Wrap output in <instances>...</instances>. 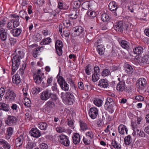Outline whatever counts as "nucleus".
I'll return each mask as SVG.
<instances>
[{
    "instance_id": "8",
    "label": "nucleus",
    "mask_w": 149,
    "mask_h": 149,
    "mask_svg": "<svg viewBox=\"0 0 149 149\" xmlns=\"http://www.w3.org/2000/svg\"><path fill=\"white\" fill-rule=\"evenodd\" d=\"M137 83L139 86V88L142 90L146 86L147 81L145 78H141L137 81Z\"/></svg>"
},
{
    "instance_id": "7",
    "label": "nucleus",
    "mask_w": 149,
    "mask_h": 149,
    "mask_svg": "<svg viewBox=\"0 0 149 149\" xmlns=\"http://www.w3.org/2000/svg\"><path fill=\"white\" fill-rule=\"evenodd\" d=\"M58 83L61 89L65 91H68L69 89L68 85L65 81L64 79L62 77L61 78H59L58 79Z\"/></svg>"
},
{
    "instance_id": "2",
    "label": "nucleus",
    "mask_w": 149,
    "mask_h": 149,
    "mask_svg": "<svg viewBox=\"0 0 149 149\" xmlns=\"http://www.w3.org/2000/svg\"><path fill=\"white\" fill-rule=\"evenodd\" d=\"M40 97L42 100L44 101L47 100L50 98L53 100H55L56 98V94L52 93L51 91L48 89L44 91L41 93Z\"/></svg>"
},
{
    "instance_id": "4",
    "label": "nucleus",
    "mask_w": 149,
    "mask_h": 149,
    "mask_svg": "<svg viewBox=\"0 0 149 149\" xmlns=\"http://www.w3.org/2000/svg\"><path fill=\"white\" fill-rule=\"evenodd\" d=\"M58 141L66 147L70 145V141L68 137L65 135L61 134L58 136Z\"/></svg>"
},
{
    "instance_id": "41",
    "label": "nucleus",
    "mask_w": 149,
    "mask_h": 149,
    "mask_svg": "<svg viewBox=\"0 0 149 149\" xmlns=\"http://www.w3.org/2000/svg\"><path fill=\"white\" fill-rule=\"evenodd\" d=\"M117 49L116 46H113L112 47V50L110 54L113 57H115L117 56Z\"/></svg>"
},
{
    "instance_id": "51",
    "label": "nucleus",
    "mask_w": 149,
    "mask_h": 149,
    "mask_svg": "<svg viewBox=\"0 0 149 149\" xmlns=\"http://www.w3.org/2000/svg\"><path fill=\"white\" fill-rule=\"evenodd\" d=\"M111 74V73L108 69H105L102 72V74L103 76L105 77Z\"/></svg>"
},
{
    "instance_id": "13",
    "label": "nucleus",
    "mask_w": 149,
    "mask_h": 149,
    "mask_svg": "<svg viewBox=\"0 0 149 149\" xmlns=\"http://www.w3.org/2000/svg\"><path fill=\"white\" fill-rule=\"evenodd\" d=\"M119 132L122 135L125 134V132L127 134L128 129L126 126L123 125H120L118 127Z\"/></svg>"
},
{
    "instance_id": "24",
    "label": "nucleus",
    "mask_w": 149,
    "mask_h": 149,
    "mask_svg": "<svg viewBox=\"0 0 149 149\" xmlns=\"http://www.w3.org/2000/svg\"><path fill=\"white\" fill-rule=\"evenodd\" d=\"M41 49H43V47H38L37 48H35L32 54L33 56L36 58H37L39 55V52H41Z\"/></svg>"
},
{
    "instance_id": "15",
    "label": "nucleus",
    "mask_w": 149,
    "mask_h": 149,
    "mask_svg": "<svg viewBox=\"0 0 149 149\" xmlns=\"http://www.w3.org/2000/svg\"><path fill=\"white\" fill-rule=\"evenodd\" d=\"M72 139L73 142L74 144L76 145L79 143L80 136L78 133H74L72 137Z\"/></svg>"
},
{
    "instance_id": "33",
    "label": "nucleus",
    "mask_w": 149,
    "mask_h": 149,
    "mask_svg": "<svg viewBox=\"0 0 149 149\" xmlns=\"http://www.w3.org/2000/svg\"><path fill=\"white\" fill-rule=\"evenodd\" d=\"M125 70L127 73L131 74L134 72V70L132 66H125Z\"/></svg>"
},
{
    "instance_id": "45",
    "label": "nucleus",
    "mask_w": 149,
    "mask_h": 149,
    "mask_svg": "<svg viewBox=\"0 0 149 149\" xmlns=\"http://www.w3.org/2000/svg\"><path fill=\"white\" fill-rule=\"evenodd\" d=\"M99 74L94 73L92 76V79L93 81L96 82L99 79Z\"/></svg>"
},
{
    "instance_id": "6",
    "label": "nucleus",
    "mask_w": 149,
    "mask_h": 149,
    "mask_svg": "<svg viewBox=\"0 0 149 149\" xmlns=\"http://www.w3.org/2000/svg\"><path fill=\"white\" fill-rule=\"evenodd\" d=\"M17 118L15 116H9L5 121V123L10 126H13L15 125L17 121Z\"/></svg>"
},
{
    "instance_id": "42",
    "label": "nucleus",
    "mask_w": 149,
    "mask_h": 149,
    "mask_svg": "<svg viewBox=\"0 0 149 149\" xmlns=\"http://www.w3.org/2000/svg\"><path fill=\"white\" fill-rule=\"evenodd\" d=\"M136 132L138 136L139 137H143L145 136L146 134L143 131H142L138 129H136Z\"/></svg>"
},
{
    "instance_id": "11",
    "label": "nucleus",
    "mask_w": 149,
    "mask_h": 149,
    "mask_svg": "<svg viewBox=\"0 0 149 149\" xmlns=\"http://www.w3.org/2000/svg\"><path fill=\"white\" fill-rule=\"evenodd\" d=\"M29 133L31 136L36 138L39 137L41 135L40 132L37 128H32L30 131Z\"/></svg>"
},
{
    "instance_id": "17",
    "label": "nucleus",
    "mask_w": 149,
    "mask_h": 149,
    "mask_svg": "<svg viewBox=\"0 0 149 149\" xmlns=\"http://www.w3.org/2000/svg\"><path fill=\"white\" fill-rule=\"evenodd\" d=\"M22 32V30L20 28H16L12 29L10 32L13 36L15 37H18L20 35Z\"/></svg>"
},
{
    "instance_id": "28",
    "label": "nucleus",
    "mask_w": 149,
    "mask_h": 149,
    "mask_svg": "<svg viewBox=\"0 0 149 149\" xmlns=\"http://www.w3.org/2000/svg\"><path fill=\"white\" fill-rule=\"evenodd\" d=\"M21 58L18 57L17 56H14L12 59V65L15 64V65H19L20 64V59Z\"/></svg>"
},
{
    "instance_id": "21",
    "label": "nucleus",
    "mask_w": 149,
    "mask_h": 149,
    "mask_svg": "<svg viewBox=\"0 0 149 149\" xmlns=\"http://www.w3.org/2000/svg\"><path fill=\"white\" fill-rule=\"evenodd\" d=\"M109 8L111 11L116 10L118 8L117 3L114 1L111 2L109 3Z\"/></svg>"
},
{
    "instance_id": "59",
    "label": "nucleus",
    "mask_w": 149,
    "mask_h": 149,
    "mask_svg": "<svg viewBox=\"0 0 149 149\" xmlns=\"http://www.w3.org/2000/svg\"><path fill=\"white\" fill-rule=\"evenodd\" d=\"M85 68L86 74L88 75L90 74H91V72L92 70L91 66H86Z\"/></svg>"
},
{
    "instance_id": "40",
    "label": "nucleus",
    "mask_w": 149,
    "mask_h": 149,
    "mask_svg": "<svg viewBox=\"0 0 149 149\" xmlns=\"http://www.w3.org/2000/svg\"><path fill=\"white\" fill-rule=\"evenodd\" d=\"M111 145L113 147L116 149H121V145L120 144H118L117 142L114 140L111 142Z\"/></svg>"
},
{
    "instance_id": "50",
    "label": "nucleus",
    "mask_w": 149,
    "mask_h": 149,
    "mask_svg": "<svg viewBox=\"0 0 149 149\" xmlns=\"http://www.w3.org/2000/svg\"><path fill=\"white\" fill-rule=\"evenodd\" d=\"M63 24L64 26H65L64 28H67L70 26L71 25L70 21L69 20H65L63 21Z\"/></svg>"
},
{
    "instance_id": "29",
    "label": "nucleus",
    "mask_w": 149,
    "mask_h": 149,
    "mask_svg": "<svg viewBox=\"0 0 149 149\" xmlns=\"http://www.w3.org/2000/svg\"><path fill=\"white\" fill-rule=\"evenodd\" d=\"M47 125L45 122H40L38 125V127L40 130H46L47 127Z\"/></svg>"
},
{
    "instance_id": "64",
    "label": "nucleus",
    "mask_w": 149,
    "mask_h": 149,
    "mask_svg": "<svg viewBox=\"0 0 149 149\" xmlns=\"http://www.w3.org/2000/svg\"><path fill=\"white\" fill-rule=\"evenodd\" d=\"M40 147L41 149H47L48 146L47 144L43 143L40 144Z\"/></svg>"
},
{
    "instance_id": "25",
    "label": "nucleus",
    "mask_w": 149,
    "mask_h": 149,
    "mask_svg": "<svg viewBox=\"0 0 149 149\" xmlns=\"http://www.w3.org/2000/svg\"><path fill=\"white\" fill-rule=\"evenodd\" d=\"M10 108L8 104L2 102H0V110L6 112L9 111Z\"/></svg>"
},
{
    "instance_id": "10",
    "label": "nucleus",
    "mask_w": 149,
    "mask_h": 149,
    "mask_svg": "<svg viewBox=\"0 0 149 149\" xmlns=\"http://www.w3.org/2000/svg\"><path fill=\"white\" fill-rule=\"evenodd\" d=\"M124 25V24L123 21H120L116 23L115 25L114 26V28L117 32H123Z\"/></svg>"
},
{
    "instance_id": "5",
    "label": "nucleus",
    "mask_w": 149,
    "mask_h": 149,
    "mask_svg": "<svg viewBox=\"0 0 149 149\" xmlns=\"http://www.w3.org/2000/svg\"><path fill=\"white\" fill-rule=\"evenodd\" d=\"M114 104L113 99L110 97H108L106 100V102L104 105L105 109H111L112 111L113 112L114 109L113 107Z\"/></svg>"
},
{
    "instance_id": "35",
    "label": "nucleus",
    "mask_w": 149,
    "mask_h": 149,
    "mask_svg": "<svg viewBox=\"0 0 149 149\" xmlns=\"http://www.w3.org/2000/svg\"><path fill=\"white\" fill-rule=\"evenodd\" d=\"M92 137L87 136H85L83 137V141L86 145H89L90 144L91 141V140Z\"/></svg>"
},
{
    "instance_id": "19",
    "label": "nucleus",
    "mask_w": 149,
    "mask_h": 149,
    "mask_svg": "<svg viewBox=\"0 0 149 149\" xmlns=\"http://www.w3.org/2000/svg\"><path fill=\"white\" fill-rule=\"evenodd\" d=\"M125 83L123 81H120L117 85L116 89L122 92L125 89Z\"/></svg>"
},
{
    "instance_id": "58",
    "label": "nucleus",
    "mask_w": 149,
    "mask_h": 149,
    "mask_svg": "<svg viewBox=\"0 0 149 149\" xmlns=\"http://www.w3.org/2000/svg\"><path fill=\"white\" fill-rule=\"evenodd\" d=\"M27 14L26 12L24 10H21L19 13V15L21 18L24 19V17L27 15Z\"/></svg>"
},
{
    "instance_id": "60",
    "label": "nucleus",
    "mask_w": 149,
    "mask_h": 149,
    "mask_svg": "<svg viewBox=\"0 0 149 149\" xmlns=\"http://www.w3.org/2000/svg\"><path fill=\"white\" fill-rule=\"evenodd\" d=\"M5 91L3 88L1 87L0 88V101L2 100V98L3 97Z\"/></svg>"
},
{
    "instance_id": "39",
    "label": "nucleus",
    "mask_w": 149,
    "mask_h": 149,
    "mask_svg": "<svg viewBox=\"0 0 149 149\" xmlns=\"http://www.w3.org/2000/svg\"><path fill=\"white\" fill-rule=\"evenodd\" d=\"M36 146L35 142H28L26 145V149H33Z\"/></svg>"
},
{
    "instance_id": "26",
    "label": "nucleus",
    "mask_w": 149,
    "mask_h": 149,
    "mask_svg": "<svg viewBox=\"0 0 149 149\" xmlns=\"http://www.w3.org/2000/svg\"><path fill=\"white\" fill-rule=\"evenodd\" d=\"M98 85L101 88H107L109 86V84L106 80L102 79L100 80Z\"/></svg>"
},
{
    "instance_id": "30",
    "label": "nucleus",
    "mask_w": 149,
    "mask_h": 149,
    "mask_svg": "<svg viewBox=\"0 0 149 149\" xmlns=\"http://www.w3.org/2000/svg\"><path fill=\"white\" fill-rule=\"evenodd\" d=\"M143 64H149V55L146 54L142 58L141 61Z\"/></svg>"
},
{
    "instance_id": "9",
    "label": "nucleus",
    "mask_w": 149,
    "mask_h": 149,
    "mask_svg": "<svg viewBox=\"0 0 149 149\" xmlns=\"http://www.w3.org/2000/svg\"><path fill=\"white\" fill-rule=\"evenodd\" d=\"M98 114V111L97 109L95 107H92L90 109L89 115L91 118L92 119L96 118Z\"/></svg>"
},
{
    "instance_id": "27",
    "label": "nucleus",
    "mask_w": 149,
    "mask_h": 149,
    "mask_svg": "<svg viewBox=\"0 0 149 149\" xmlns=\"http://www.w3.org/2000/svg\"><path fill=\"white\" fill-rule=\"evenodd\" d=\"M35 82L37 84H39L41 82L42 80V77L39 75L34 74L33 76Z\"/></svg>"
},
{
    "instance_id": "46",
    "label": "nucleus",
    "mask_w": 149,
    "mask_h": 149,
    "mask_svg": "<svg viewBox=\"0 0 149 149\" xmlns=\"http://www.w3.org/2000/svg\"><path fill=\"white\" fill-rule=\"evenodd\" d=\"M74 8H78L80 7L81 4V2L80 0L74 1Z\"/></svg>"
},
{
    "instance_id": "16",
    "label": "nucleus",
    "mask_w": 149,
    "mask_h": 149,
    "mask_svg": "<svg viewBox=\"0 0 149 149\" xmlns=\"http://www.w3.org/2000/svg\"><path fill=\"white\" fill-rule=\"evenodd\" d=\"M45 106V109L48 111L55 107V104L52 101L49 100L46 103Z\"/></svg>"
},
{
    "instance_id": "22",
    "label": "nucleus",
    "mask_w": 149,
    "mask_h": 149,
    "mask_svg": "<svg viewBox=\"0 0 149 149\" xmlns=\"http://www.w3.org/2000/svg\"><path fill=\"white\" fill-rule=\"evenodd\" d=\"M96 46L98 54L100 55H103L104 53L105 49L104 46L102 44H100Z\"/></svg>"
},
{
    "instance_id": "63",
    "label": "nucleus",
    "mask_w": 149,
    "mask_h": 149,
    "mask_svg": "<svg viewBox=\"0 0 149 149\" xmlns=\"http://www.w3.org/2000/svg\"><path fill=\"white\" fill-rule=\"evenodd\" d=\"M70 15L71 16L70 18L73 19H76L77 17V13L75 11H73V13Z\"/></svg>"
},
{
    "instance_id": "52",
    "label": "nucleus",
    "mask_w": 149,
    "mask_h": 149,
    "mask_svg": "<svg viewBox=\"0 0 149 149\" xmlns=\"http://www.w3.org/2000/svg\"><path fill=\"white\" fill-rule=\"evenodd\" d=\"M87 14L89 17H93L96 16L95 13V12L91 10H88L87 13Z\"/></svg>"
},
{
    "instance_id": "57",
    "label": "nucleus",
    "mask_w": 149,
    "mask_h": 149,
    "mask_svg": "<svg viewBox=\"0 0 149 149\" xmlns=\"http://www.w3.org/2000/svg\"><path fill=\"white\" fill-rule=\"evenodd\" d=\"M2 146L4 149H10L11 147L10 145L6 141H5Z\"/></svg>"
},
{
    "instance_id": "54",
    "label": "nucleus",
    "mask_w": 149,
    "mask_h": 149,
    "mask_svg": "<svg viewBox=\"0 0 149 149\" xmlns=\"http://www.w3.org/2000/svg\"><path fill=\"white\" fill-rule=\"evenodd\" d=\"M13 22L12 21L11 19L10 20L7 24V28L9 29H13L14 28L13 26V24L12 25Z\"/></svg>"
},
{
    "instance_id": "14",
    "label": "nucleus",
    "mask_w": 149,
    "mask_h": 149,
    "mask_svg": "<svg viewBox=\"0 0 149 149\" xmlns=\"http://www.w3.org/2000/svg\"><path fill=\"white\" fill-rule=\"evenodd\" d=\"M143 47L141 46L135 47L133 49L134 53L140 56H141V54L143 53Z\"/></svg>"
},
{
    "instance_id": "36",
    "label": "nucleus",
    "mask_w": 149,
    "mask_h": 149,
    "mask_svg": "<svg viewBox=\"0 0 149 149\" xmlns=\"http://www.w3.org/2000/svg\"><path fill=\"white\" fill-rule=\"evenodd\" d=\"M123 30L124 33L127 34H129L130 32L132 31V29L130 26H129L127 24H124L123 27Z\"/></svg>"
},
{
    "instance_id": "44",
    "label": "nucleus",
    "mask_w": 149,
    "mask_h": 149,
    "mask_svg": "<svg viewBox=\"0 0 149 149\" xmlns=\"http://www.w3.org/2000/svg\"><path fill=\"white\" fill-rule=\"evenodd\" d=\"M63 35H64L65 37H68L70 34V31L67 28H63Z\"/></svg>"
},
{
    "instance_id": "3",
    "label": "nucleus",
    "mask_w": 149,
    "mask_h": 149,
    "mask_svg": "<svg viewBox=\"0 0 149 149\" xmlns=\"http://www.w3.org/2000/svg\"><path fill=\"white\" fill-rule=\"evenodd\" d=\"M5 95L4 98L5 99V101L7 100L8 101L12 102L14 101L15 99L16 95L13 90L7 89L6 90Z\"/></svg>"
},
{
    "instance_id": "49",
    "label": "nucleus",
    "mask_w": 149,
    "mask_h": 149,
    "mask_svg": "<svg viewBox=\"0 0 149 149\" xmlns=\"http://www.w3.org/2000/svg\"><path fill=\"white\" fill-rule=\"evenodd\" d=\"M10 16L13 19H11L12 21H19V16L16 14H12Z\"/></svg>"
},
{
    "instance_id": "12",
    "label": "nucleus",
    "mask_w": 149,
    "mask_h": 149,
    "mask_svg": "<svg viewBox=\"0 0 149 149\" xmlns=\"http://www.w3.org/2000/svg\"><path fill=\"white\" fill-rule=\"evenodd\" d=\"M72 30L75 33H74L75 36H78L81 34L83 33L84 31V28L80 26H76L73 28Z\"/></svg>"
},
{
    "instance_id": "48",
    "label": "nucleus",
    "mask_w": 149,
    "mask_h": 149,
    "mask_svg": "<svg viewBox=\"0 0 149 149\" xmlns=\"http://www.w3.org/2000/svg\"><path fill=\"white\" fill-rule=\"evenodd\" d=\"M102 101L100 99H97L94 101V103L98 107H100L102 103Z\"/></svg>"
},
{
    "instance_id": "47",
    "label": "nucleus",
    "mask_w": 149,
    "mask_h": 149,
    "mask_svg": "<svg viewBox=\"0 0 149 149\" xmlns=\"http://www.w3.org/2000/svg\"><path fill=\"white\" fill-rule=\"evenodd\" d=\"M81 6L83 9L86 10L87 8L88 9L89 7H90V4L88 2H84L82 4Z\"/></svg>"
},
{
    "instance_id": "31",
    "label": "nucleus",
    "mask_w": 149,
    "mask_h": 149,
    "mask_svg": "<svg viewBox=\"0 0 149 149\" xmlns=\"http://www.w3.org/2000/svg\"><path fill=\"white\" fill-rule=\"evenodd\" d=\"M124 141L125 145H130L132 142V137L130 135H128L125 137Z\"/></svg>"
},
{
    "instance_id": "38",
    "label": "nucleus",
    "mask_w": 149,
    "mask_h": 149,
    "mask_svg": "<svg viewBox=\"0 0 149 149\" xmlns=\"http://www.w3.org/2000/svg\"><path fill=\"white\" fill-rule=\"evenodd\" d=\"M16 55L15 56H17L18 57L23 58L24 56V54L22 50H20L19 49L16 50L15 51Z\"/></svg>"
},
{
    "instance_id": "53",
    "label": "nucleus",
    "mask_w": 149,
    "mask_h": 149,
    "mask_svg": "<svg viewBox=\"0 0 149 149\" xmlns=\"http://www.w3.org/2000/svg\"><path fill=\"white\" fill-rule=\"evenodd\" d=\"M24 105L27 107H29L31 106V102L27 98H25L24 99Z\"/></svg>"
},
{
    "instance_id": "62",
    "label": "nucleus",
    "mask_w": 149,
    "mask_h": 149,
    "mask_svg": "<svg viewBox=\"0 0 149 149\" xmlns=\"http://www.w3.org/2000/svg\"><path fill=\"white\" fill-rule=\"evenodd\" d=\"M7 33L2 34L0 35V38L2 41H5L7 39Z\"/></svg>"
},
{
    "instance_id": "56",
    "label": "nucleus",
    "mask_w": 149,
    "mask_h": 149,
    "mask_svg": "<svg viewBox=\"0 0 149 149\" xmlns=\"http://www.w3.org/2000/svg\"><path fill=\"white\" fill-rule=\"evenodd\" d=\"M63 48L62 47H55L56 50V53L57 54L58 56H61L62 55V48Z\"/></svg>"
},
{
    "instance_id": "20",
    "label": "nucleus",
    "mask_w": 149,
    "mask_h": 149,
    "mask_svg": "<svg viewBox=\"0 0 149 149\" xmlns=\"http://www.w3.org/2000/svg\"><path fill=\"white\" fill-rule=\"evenodd\" d=\"M24 141V136L22 134L16 138L15 140V143L17 147H19L22 145Z\"/></svg>"
},
{
    "instance_id": "61",
    "label": "nucleus",
    "mask_w": 149,
    "mask_h": 149,
    "mask_svg": "<svg viewBox=\"0 0 149 149\" xmlns=\"http://www.w3.org/2000/svg\"><path fill=\"white\" fill-rule=\"evenodd\" d=\"M7 131L8 136L10 137L13 133V129L12 127H9L8 128Z\"/></svg>"
},
{
    "instance_id": "34",
    "label": "nucleus",
    "mask_w": 149,
    "mask_h": 149,
    "mask_svg": "<svg viewBox=\"0 0 149 149\" xmlns=\"http://www.w3.org/2000/svg\"><path fill=\"white\" fill-rule=\"evenodd\" d=\"M51 42V39L50 38L48 37L42 39L40 42V44L41 45H47L50 43Z\"/></svg>"
},
{
    "instance_id": "37",
    "label": "nucleus",
    "mask_w": 149,
    "mask_h": 149,
    "mask_svg": "<svg viewBox=\"0 0 149 149\" xmlns=\"http://www.w3.org/2000/svg\"><path fill=\"white\" fill-rule=\"evenodd\" d=\"M101 17L102 20L103 22L108 21L110 19L109 15L106 13L102 14Z\"/></svg>"
},
{
    "instance_id": "43",
    "label": "nucleus",
    "mask_w": 149,
    "mask_h": 149,
    "mask_svg": "<svg viewBox=\"0 0 149 149\" xmlns=\"http://www.w3.org/2000/svg\"><path fill=\"white\" fill-rule=\"evenodd\" d=\"M40 91V88L38 87H36L32 89V93L33 94H38Z\"/></svg>"
},
{
    "instance_id": "32",
    "label": "nucleus",
    "mask_w": 149,
    "mask_h": 149,
    "mask_svg": "<svg viewBox=\"0 0 149 149\" xmlns=\"http://www.w3.org/2000/svg\"><path fill=\"white\" fill-rule=\"evenodd\" d=\"M79 123L81 130L84 131L88 129V127L86 123L81 120H80Z\"/></svg>"
},
{
    "instance_id": "23",
    "label": "nucleus",
    "mask_w": 149,
    "mask_h": 149,
    "mask_svg": "<svg viewBox=\"0 0 149 149\" xmlns=\"http://www.w3.org/2000/svg\"><path fill=\"white\" fill-rule=\"evenodd\" d=\"M13 82L16 85L18 84L21 82V79L19 75L17 74L14 75L12 77Z\"/></svg>"
},
{
    "instance_id": "18",
    "label": "nucleus",
    "mask_w": 149,
    "mask_h": 149,
    "mask_svg": "<svg viewBox=\"0 0 149 149\" xmlns=\"http://www.w3.org/2000/svg\"><path fill=\"white\" fill-rule=\"evenodd\" d=\"M120 44L123 48L127 50L130 49V43L129 42L125 40H121L120 41Z\"/></svg>"
},
{
    "instance_id": "1",
    "label": "nucleus",
    "mask_w": 149,
    "mask_h": 149,
    "mask_svg": "<svg viewBox=\"0 0 149 149\" xmlns=\"http://www.w3.org/2000/svg\"><path fill=\"white\" fill-rule=\"evenodd\" d=\"M62 98L69 105L72 104L74 102V97L72 93L70 92H66L65 93H61Z\"/></svg>"
},
{
    "instance_id": "55",
    "label": "nucleus",
    "mask_w": 149,
    "mask_h": 149,
    "mask_svg": "<svg viewBox=\"0 0 149 149\" xmlns=\"http://www.w3.org/2000/svg\"><path fill=\"white\" fill-rule=\"evenodd\" d=\"M63 47V44L62 41L59 40H57L55 43V47Z\"/></svg>"
}]
</instances>
